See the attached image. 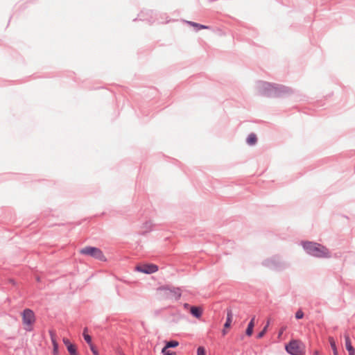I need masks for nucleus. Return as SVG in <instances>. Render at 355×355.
Wrapping results in <instances>:
<instances>
[{
	"label": "nucleus",
	"instance_id": "f257e3e1",
	"mask_svg": "<svg viewBox=\"0 0 355 355\" xmlns=\"http://www.w3.org/2000/svg\"><path fill=\"white\" fill-rule=\"evenodd\" d=\"M258 89L260 95L273 98L289 96L293 92L288 87L268 82L259 83Z\"/></svg>",
	"mask_w": 355,
	"mask_h": 355
},
{
	"label": "nucleus",
	"instance_id": "f03ea898",
	"mask_svg": "<svg viewBox=\"0 0 355 355\" xmlns=\"http://www.w3.org/2000/svg\"><path fill=\"white\" fill-rule=\"evenodd\" d=\"M302 246L309 255L316 258H330L331 257L329 249L315 242L302 241Z\"/></svg>",
	"mask_w": 355,
	"mask_h": 355
},
{
	"label": "nucleus",
	"instance_id": "7ed1b4c3",
	"mask_svg": "<svg viewBox=\"0 0 355 355\" xmlns=\"http://www.w3.org/2000/svg\"><path fill=\"white\" fill-rule=\"evenodd\" d=\"M80 253L83 255H87L101 261H106L107 260L103 251L96 247L86 246L80 249Z\"/></svg>",
	"mask_w": 355,
	"mask_h": 355
},
{
	"label": "nucleus",
	"instance_id": "20e7f679",
	"mask_svg": "<svg viewBox=\"0 0 355 355\" xmlns=\"http://www.w3.org/2000/svg\"><path fill=\"white\" fill-rule=\"evenodd\" d=\"M262 264L270 269L277 271L283 270L288 266L286 263L282 261L278 257H272L270 259H266L263 261Z\"/></svg>",
	"mask_w": 355,
	"mask_h": 355
},
{
	"label": "nucleus",
	"instance_id": "39448f33",
	"mask_svg": "<svg viewBox=\"0 0 355 355\" xmlns=\"http://www.w3.org/2000/svg\"><path fill=\"white\" fill-rule=\"evenodd\" d=\"M22 322L26 325L25 330L31 331L33 329V325L35 322L34 312L30 309H25L22 312Z\"/></svg>",
	"mask_w": 355,
	"mask_h": 355
},
{
	"label": "nucleus",
	"instance_id": "423d86ee",
	"mask_svg": "<svg viewBox=\"0 0 355 355\" xmlns=\"http://www.w3.org/2000/svg\"><path fill=\"white\" fill-rule=\"evenodd\" d=\"M286 351L291 355H303L304 352L296 340H291L285 347Z\"/></svg>",
	"mask_w": 355,
	"mask_h": 355
},
{
	"label": "nucleus",
	"instance_id": "0eeeda50",
	"mask_svg": "<svg viewBox=\"0 0 355 355\" xmlns=\"http://www.w3.org/2000/svg\"><path fill=\"white\" fill-rule=\"evenodd\" d=\"M159 268L156 264L154 263H144L137 265L135 267V270L144 274H153L158 270Z\"/></svg>",
	"mask_w": 355,
	"mask_h": 355
},
{
	"label": "nucleus",
	"instance_id": "6e6552de",
	"mask_svg": "<svg viewBox=\"0 0 355 355\" xmlns=\"http://www.w3.org/2000/svg\"><path fill=\"white\" fill-rule=\"evenodd\" d=\"M162 289L167 291L169 297L173 298L176 301L180 300L182 296V291L179 287L166 286H163Z\"/></svg>",
	"mask_w": 355,
	"mask_h": 355
},
{
	"label": "nucleus",
	"instance_id": "1a4fd4ad",
	"mask_svg": "<svg viewBox=\"0 0 355 355\" xmlns=\"http://www.w3.org/2000/svg\"><path fill=\"white\" fill-rule=\"evenodd\" d=\"M190 313L196 318H200L202 314V310L199 306H191L190 307Z\"/></svg>",
	"mask_w": 355,
	"mask_h": 355
},
{
	"label": "nucleus",
	"instance_id": "9d476101",
	"mask_svg": "<svg viewBox=\"0 0 355 355\" xmlns=\"http://www.w3.org/2000/svg\"><path fill=\"white\" fill-rule=\"evenodd\" d=\"M254 320H255V316H253L248 324L247 329L245 330V335L248 336H251L253 334V329L254 327Z\"/></svg>",
	"mask_w": 355,
	"mask_h": 355
},
{
	"label": "nucleus",
	"instance_id": "9b49d317",
	"mask_svg": "<svg viewBox=\"0 0 355 355\" xmlns=\"http://www.w3.org/2000/svg\"><path fill=\"white\" fill-rule=\"evenodd\" d=\"M345 347L348 352L355 350L354 347L352 346L350 340V338L349 335H345Z\"/></svg>",
	"mask_w": 355,
	"mask_h": 355
},
{
	"label": "nucleus",
	"instance_id": "f8f14e48",
	"mask_svg": "<svg viewBox=\"0 0 355 355\" xmlns=\"http://www.w3.org/2000/svg\"><path fill=\"white\" fill-rule=\"evenodd\" d=\"M257 138L254 133H251L248 135L246 139V142L248 144L252 146L257 143Z\"/></svg>",
	"mask_w": 355,
	"mask_h": 355
},
{
	"label": "nucleus",
	"instance_id": "ddd939ff",
	"mask_svg": "<svg viewBox=\"0 0 355 355\" xmlns=\"http://www.w3.org/2000/svg\"><path fill=\"white\" fill-rule=\"evenodd\" d=\"M179 345V342L175 340H171L166 342V345L163 348L168 349V348H175Z\"/></svg>",
	"mask_w": 355,
	"mask_h": 355
},
{
	"label": "nucleus",
	"instance_id": "4468645a",
	"mask_svg": "<svg viewBox=\"0 0 355 355\" xmlns=\"http://www.w3.org/2000/svg\"><path fill=\"white\" fill-rule=\"evenodd\" d=\"M232 311L231 310H228L227 311V319H226V321L224 324V328H229L231 325V323H232Z\"/></svg>",
	"mask_w": 355,
	"mask_h": 355
},
{
	"label": "nucleus",
	"instance_id": "2eb2a0df",
	"mask_svg": "<svg viewBox=\"0 0 355 355\" xmlns=\"http://www.w3.org/2000/svg\"><path fill=\"white\" fill-rule=\"evenodd\" d=\"M83 336L85 340V342L88 345H92V337L87 334V328H85L83 333Z\"/></svg>",
	"mask_w": 355,
	"mask_h": 355
},
{
	"label": "nucleus",
	"instance_id": "dca6fc26",
	"mask_svg": "<svg viewBox=\"0 0 355 355\" xmlns=\"http://www.w3.org/2000/svg\"><path fill=\"white\" fill-rule=\"evenodd\" d=\"M67 349L70 355H78L77 348L75 345H69L67 346Z\"/></svg>",
	"mask_w": 355,
	"mask_h": 355
},
{
	"label": "nucleus",
	"instance_id": "f3484780",
	"mask_svg": "<svg viewBox=\"0 0 355 355\" xmlns=\"http://www.w3.org/2000/svg\"><path fill=\"white\" fill-rule=\"evenodd\" d=\"M187 23L189 24H190L191 26H192L196 27L197 28V31L201 30V29H207V28H209V26H207L200 24H198V23H196V22L187 21Z\"/></svg>",
	"mask_w": 355,
	"mask_h": 355
},
{
	"label": "nucleus",
	"instance_id": "a211bd4d",
	"mask_svg": "<svg viewBox=\"0 0 355 355\" xmlns=\"http://www.w3.org/2000/svg\"><path fill=\"white\" fill-rule=\"evenodd\" d=\"M329 340V343H330L331 347L334 352V355H338L337 347H336V343H335L334 338L332 337H330Z\"/></svg>",
	"mask_w": 355,
	"mask_h": 355
},
{
	"label": "nucleus",
	"instance_id": "6ab92c4d",
	"mask_svg": "<svg viewBox=\"0 0 355 355\" xmlns=\"http://www.w3.org/2000/svg\"><path fill=\"white\" fill-rule=\"evenodd\" d=\"M268 324H269V322H268L266 324V325L263 328V329L257 335V338L258 339L261 338L266 334L267 329H268Z\"/></svg>",
	"mask_w": 355,
	"mask_h": 355
},
{
	"label": "nucleus",
	"instance_id": "aec40b11",
	"mask_svg": "<svg viewBox=\"0 0 355 355\" xmlns=\"http://www.w3.org/2000/svg\"><path fill=\"white\" fill-rule=\"evenodd\" d=\"M58 342H53V355H58L59 351H58Z\"/></svg>",
	"mask_w": 355,
	"mask_h": 355
},
{
	"label": "nucleus",
	"instance_id": "412c9836",
	"mask_svg": "<svg viewBox=\"0 0 355 355\" xmlns=\"http://www.w3.org/2000/svg\"><path fill=\"white\" fill-rule=\"evenodd\" d=\"M197 355H206V352L203 347L200 346L198 347Z\"/></svg>",
	"mask_w": 355,
	"mask_h": 355
},
{
	"label": "nucleus",
	"instance_id": "4be33fe9",
	"mask_svg": "<svg viewBox=\"0 0 355 355\" xmlns=\"http://www.w3.org/2000/svg\"><path fill=\"white\" fill-rule=\"evenodd\" d=\"M304 315V314L303 311L301 309L298 310L295 313V318L297 319V320L303 318Z\"/></svg>",
	"mask_w": 355,
	"mask_h": 355
},
{
	"label": "nucleus",
	"instance_id": "5701e85b",
	"mask_svg": "<svg viewBox=\"0 0 355 355\" xmlns=\"http://www.w3.org/2000/svg\"><path fill=\"white\" fill-rule=\"evenodd\" d=\"M49 335L51 337L52 345H53V342H57L55 332L53 330H49Z\"/></svg>",
	"mask_w": 355,
	"mask_h": 355
},
{
	"label": "nucleus",
	"instance_id": "b1692460",
	"mask_svg": "<svg viewBox=\"0 0 355 355\" xmlns=\"http://www.w3.org/2000/svg\"><path fill=\"white\" fill-rule=\"evenodd\" d=\"M162 353L163 355H176L175 352H171L168 349H166V348H162Z\"/></svg>",
	"mask_w": 355,
	"mask_h": 355
},
{
	"label": "nucleus",
	"instance_id": "393cba45",
	"mask_svg": "<svg viewBox=\"0 0 355 355\" xmlns=\"http://www.w3.org/2000/svg\"><path fill=\"white\" fill-rule=\"evenodd\" d=\"M91 351L92 352L94 355H99L97 349L95 348V347L92 344L89 345Z\"/></svg>",
	"mask_w": 355,
	"mask_h": 355
},
{
	"label": "nucleus",
	"instance_id": "a878e982",
	"mask_svg": "<svg viewBox=\"0 0 355 355\" xmlns=\"http://www.w3.org/2000/svg\"><path fill=\"white\" fill-rule=\"evenodd\" d=\"M63 343L65 345V346L67 347L69 345H71L72 343L70 342V340L68 338H63Z\"/></svg>",
	"mask_w": 355,
	"mask_h": 355
},
{
	"label": "nucleus",
	"instance_id": "bb28decb",
	"mask_svg": "<svg viewBox=\"0 0 355 355\" xmlns=\"http://www.w3.org/2000/svg\"><path fill=\"white\" fill-rule=\"evenodd\" d=\"M183 306H184V308L185 309H190V307L191 306L190 304H189L188 303H184Z\"/></svg>",
	"mask_w": 355,
	"mask_h": 355
},
{
	"label": "nucleus",
	"instance_id": "cd10ccee",
	"mask_svg": "<svg viewBox=\"0 0 355 355\" xmlns=\"http://www.w3.org/2000/svg\"><path fill=\"white\" fill-rule=\"evenodd\" d=\"M313 355H320V352L318 350H314Z\"/></svg>",
	"mask_w": 355,
	"mask_h": 355
},
{
	"label": "nucleus",
	"instance_id": "c85d7f7f",
	"mask_svg": "<svg viewBox=\"0 0 355 355\" xmlns=\"http://www.w3.org/2000/svg\"><path fill=\"white\" fill-rule=\"evenodd\" d=\"M349 352V355H355V350L350 351V352Z\"/></svg>",
	"mask_w": 355,
	"mask_h": 355
},
{
	"label": "nucleus",
	"instance_id": "c756f323",
	"mask_svg": "<svg viewBox=\"0 0 355 355\" xmlns=\"http://www.w3.org/2000/svg\"><path fill=\"white\" fill-rule=\"evenodd\" d=\"M284 332V329L282 328L280 331L279 332V336H281Z\"/></svg>",
	"mask_w": 355,
	"mask_h": 355
},
{
	"label": "nucleus",
	"instance_id": "7c9ffc66",
	"mask_svg": "<svg viewBox=\"0 0 355 355\" xmlns=\"http://www.w3.org/2000/svg\"><path fill=\"white\" fill-rule=\"evenodd\" d=\"M223 335H225L226 334V331L225 329L223 330Z\"/></svg>",
	"mask_w": 355,
	"mask_h": 355
},
{
	"label": "nucleus",
	"instance_id": "2f4dec72",
	"mask_svg": "<svg viewBox=\"0 0 355 355\" xmlns=\"http://www.w3.org/2000/svg\"><path fill=\"white\" fill-rule=\"evenodd\" d=\"M124 355V354H123Z\"/></svg>",
	"mask_w": 355,
	"mask_h": 355
}]
</instances>
